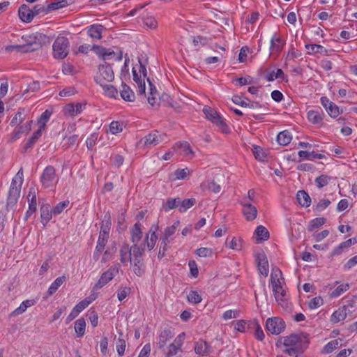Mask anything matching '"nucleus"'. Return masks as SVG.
Listing matches in <instances>:
<instances>
[{"label": "nucleus", "instance_id": "1", "mask_svg": "<svg viewBox=\"0 0 357 357\" xmlns=\"http://www.w3.org/2000/svg\"><path fill=\"white\" fill-rule=\"evenodd\" d=\"M23 181V170L22 168H20V169L17 172V173L12 179L7 198L8 206H13L17 204L20 195Z\"/></svg>", "mask_w": 357, "mask_h": 357}, {"label": "nucleus", "instance_id": "2", "mask_svg": "<svg viewBox=\"0 0 357 357\" xmlns=\"http://www.w3.org/2000/svg\"><path fill=\"white\" fill-rule=\"evenodd\" d=\"M282 340H283V345L285 347H291V348H300L301 351H305V349L308 347V340L306 339V337L303 335H296L291 334L289 336L282 337L280 338V341L277 343V346L278 347V344L282 342Z\"/></svg>", "mask_w": 357, "mask_h": 357}, {"label": "nucleus", "instance_id": "3", "mask_svg": "<svg viewBox=\"0 0 357 357\" xmlns=\"http://www.w3.org/2000/svg\"><path fill=\"white\" fill-rule=\"evenodd\" d=\"M203 112L206 119L211 121L214 125L217 126L222 132L229 133L230 132L229 128L225 123L224 119L213 108L209 106H204L203 108Z\"/></svg>", "mask_w": 357, "mask_h": 357}, {"label": "nucleus", "instance_id": "4", "mask_svg": "<svg viewBox=\"0 0 357 357\" xmlns=\"http://www.w3.org/2000/svg\"><path fill=\"white\" fill-rule=\"evenodd\" d=\"M69 40L65 36H58L53 43V54L56 59H63L67 56L69 50Z\"/></svg>", "mask_w": 357, "mask_h": 357}, {"label": "nucleus", "instance_id": "5", "mask_svg": "<svg viewBox=\"0 0 357 357\" xmlns=\"http://www.w3.org/2000/svg\"><path fill=\"white\" fill-rule=\"evenodd\" d=\"M114 79V73L112 66L107 62L98 66V75L95 77L98 84L102 85L105 82H111Z\"/></svg>", "mask_w": 357, "mask_h": 357}, {"label": "nucleus", "instance_id": "6", "mask_svg": "<svg viewBox=\"0 0 357 357\" xmlns=\"http://www.w3.org/2000/svg\"><path fill=\"white\" fill-rule=\"evenodd\" d=\"M57 181L55 168L52 165L46 167L40 176L43 187L45 188H50L56 184Z\"/></svg>", "mask_w": 357, "mask_h": 357}, {"label": "nucleus", "instance_id": "7", "mask_svg": "<svg viewBox=\"0 0 357 357\" xmlns=\"http://www.w3.org/2000/svg\"><path fill=\"white\" fill-rule=\"evenodd\" d=\"M120 266L119 264L112 266L108 270L102 273L98 281L94 285V289H99L110 282L119 273Z\"/></svg>", "mask_w": 357, "mask_h": 357}, {"label": "nucleus", "instance_id": "8", "mask_svg": "<svg viewBox=\"0 0 357 357\" xmlns=\"http://www.w3.org/2000/svg\"><path fill=\"white\" fill-rule=\"evenodd\" d=\"M285 322L279 317L268 318L266 322V330L274 335H278L284 331Z\"/></svg>", "mask_w": 357, "mask_h": 357}, {"label": "nucleus", "instance_id": "9", "mask_svg": "<svg viewBox=\"0 0 357 357\" xmlns=\"http://www.w3.org/2000/svg\"><path fill=\"white\" fill-rule=\"evenodd\" d=\"M165 138V134L154 130L144 137V144L145 146H156L163 142Z\"/></svg>", "mask_w": 357, "mask_h": 357}, {"label": "nucleus", "instance_id": "10", "mask_svg": "<svg viewBox=\"0 0 357 357\" xmlns=\"http://www.w3.org/2000/svg\"><path fill=\"white\" fill-rule=\"evenodd\" d=\"M158 229V224L153 225L151 227L149 233L146 234L144 238V243L149 250H152L155 245L156 241L158 238V235L156 234Z\"/></svg>", "mask_w": 357, "mask_h": 357}, {"label": "nucleus", "instance_id": "11", "mask_svg": "<svg viewBox=\"0 0 357 357\" xmlns=\"http://www.w3.org/2000/svg\"><path fill=\"white\" fill-rule=\"evenodd\" d=\"M213 349L211 345L203 340H199L195 343V352L197 355L202 356H208L213 353Z\"/></svg>", "mask_w": 357, "mask_h": 357}, {"label": "nucleus", "instance_id": "12", "mask_svg": "<svg viewBox=\"0 0 357 357\" xmlns=\"http://www.w3.org/2000/svg\"><path fill=\"white\" fill-rule=\"evenodd\" d=\"M256 261L257 264L259 273L264 277L268 276L269 272L268 262L264 252L258 253L256 255Z\"/></svg>", "mask_w": 357, "mask_h": 357}, {"label": "nucleus", "instance_id": "13", "mask_svg": "<svg viewBox=\"0 0 357 357\" xmlns=\"http://www.w3.org/2000/svg\"><path fill=\"white\" fill-rule=\"evenodd\" d=\"M86 104L82 102H71L67 104L64 107V114L65 115H68L70 116H75L79 114L85 109Z\"/></svg>", "mask_w": 357, "mask_h": 357}, {"label": "nucleus", "instance_id": "14", "mask_svg": "<svg viewBox=\"0 0 357 357\" xmlns=\"http://www.w3.org/2000/svg\"><path fill=\"white\" fill-rule=\"evenodd\" d=\"M42 37V34L39 33L23 36L22 39L26 41V44L23 45L26 46V49H28L29 51L35 50L40 45V43H38L37 41L39 40Z\"/></svg>", "mask_w": 357, "mask_h": 357}, {"label": "nucleus", "instance_id": "15", "mask_svg": "<svg viewBox=\"0 0 357 357\" xmlns=\"http://www.w3.org/2000/svg\"><path fill=\"white\" fill-rule=\"evenodd\" d=\"M321 104L331 117L335 118L339 115V107L327 97L323 96L321 98Z\"/></svg>", "mask_w": 357, "mask_h": 357}, {"label": "nucleus", "instance_id": "16", "mask_svg": "<svg viewBox=\"0 0 357 357\" xmlns=\"http://www.w3.org/2000/svg\"><path fill=\"white\" fill-rule=\"evenodd\" d=\"M348 312L351 313L352 310L349 309L348 305H343L333 313L331 317V321L333 324H336L340 321L344 320Z\"/></svg>", "mask_w": 357, "mask_h": 357}, {"label": "nucleus", "instance_id": "17", "mask_svg": "<svg viewBox=\"0 0 357 357\" xmlns=\"http://www.w3.org/2000/svg\"><path fill=\"white\" fill-rule=\"evenodd\" d=\"M174 333L171 328H165L158 336L157 345L159 349H163L167 342L173 338Z\"/></svg>", "mask_w": 357, "mask_h": 357}, {"label": "nucleus", "instance_id": "18", "mask_svg": "<svg viewBox=\"0 0 357 357\" xmlns=\"http://www.w3.org/2000/svg\"><path fill=\"white\" fill-rule=\"evenodd\" d=\"M242 212L245 217L246 220L252 221L257 215V208L252 205L250 203L246 202L245 201L243 204Z\"/></svg>", "mask_w": 357, "mask_h": 357}, {"label": "nucleus", "instance_id": "19", "mask_svg": "<svg viewBox=\"0 0 357 357\" xmlns=\"http://www.w3.org/2000/svg\"><path fill=\"white\" fill-rule=\"evenodd\" d=\"M105 28L99 24H92L86 28L87 34L93 39L100 40Z\"/></svg>", "mask_w": 357, "mask_h": 357}, {"label": "nucleus", "instance_id": "20", "mask_svg": "<svg viewBox=\"0 0 357 357\" xmlns=\"http://www.w3.org/2000/svg\"><path fill=\"white\" fill-rule=\"evenodd\" d=\"M18 15L20 20L24 22H30L33 19V13L31 8L26 4H22L18 10Z\"/></svg>", "mask_w": 357, "mask_h": 357}, {"label": "nucleus", "instance_id": "21", "mask_svg": "<svg viewBox=\"0 0 357 357\" xmlns=\"http://www.w3.org/2000/svg\"><path fill=\"white\" fill-rule=\"evenodd\" d=\"M120 95L122 99L127 102H133L135 99V93L132 89L124 82L121 84Z\"/></svg>", "mask_w": 357, "mask_h": 357}, {"label": "nucleus", "instance_id": "22", "mask_svg": "<svg viewBox=\"0 0 357 357\" xmlns=\"http://www.w3.org/2000/svg\"><path fill=\"white\" fill-rule=\"evenodd\" d=\"M66 281V277L65 275H62L58 277L50 286L47 291V296H45V298L49 296H52L58 289Z\"/></svg>", "mask_w": 357, "mask_h": 357}, {"label": "nucleus", "instance_id": "23", "mask_svg": "<svg viewBox=\"0 0 357 357\" xmlns=\"http://www.w3.org/2000/svg\"><path fill=\"white\" fill-rule=\"evenodd\" d=\"M142 237V225L136 222L130 231V239L133 244H137Z\"/></svg>", "mask_w": 357, "mask_h": 357}, {"label": "nucleus", "instance_id": "24", "mask_svg": "<svg viewBox=\"0 0 357 357\" xmlns=\"http://www.w3.org/2000/svg\"><path fill=\"white\" fill-rule=\"evenodd\" d=\"M255 235H256L257 237V243L267 241L270 237L268 229L263 225H259L256 228Z\"/></svg>", "mask_w": 357, "mask_h": 357}, {"label": "nucleus", "instance_id": "25", "mask_svg": "<svg viewBox=\"0 0 357 357\" xmlns=\"http://www.w3.org/2000/svg\"><path fill=\"white\" fill-rule=\"evenodd\" d=\"M120 260L123 264L130 261L132 263V254L130 253V247L127 243H124L120 250Z\"/></svg>", "mask_w": 357, "mask_h": 357}, {"label": "nucleus", "instance_id": "26", "mask_svg": "<svg viewBox=\"0 0 357 357\" xmlns=\"http://www.w3.org/2000/svg\"><path fill=\"white\" fill-rule=\"evenodd\" d=\"M284 45V42L282 38L278 37L275 33L271 39V46L270 50L271 52H275L279 53L282 51Z\"/></svg>", "mask_w": 357, "mask_h": 357}, {"label": "nucleus", "instance_id": "27", "mask_svg": "<svg viewBox=\"0 0 357 357\" xmlns=\"http://www.w3.org/2000/svg\"><path fill=\"white\" fill-rule=\"evenodd\" d=\"M145 244L138 245L137 244H133L130 247V253L132 254V260H139L144 252Z\"/></svg>", "mask_w": 357, "mask_h": 357}, {"label": "nucleus", "instance_id": "28", "mask_svg": "<svg viewBox=\"0 0 357 357\" xmlns=\"http://www.w3.org/2000/svg\"><path fill=\"white\" fill-rule=\"evenodd\" d=\"M297 200L300 205L304 207H308L311 203V198L304 190H299L297 192Z\"/></svg>", "mask_w": 357, "mask_h": 357}, {"label": "nucleus", "instance_id": "29", "mask_svg": "<svg viewBox=\"0 0 357 357\" xmlns=\"http://www.w3.org/2000/svg\"><path fill=\"white\" fill-rule=\"evenodd\" d=\"M26 114L24 108H20L10 121L11 126H20L25 119Z\"/></svg>", "mask_w": 357, "mask_h": 357}, {"label": "nucleus", "instance_id": "30", "mask_svg": "<svg viewBox=\"0 0 357 357\" xmlns=\"http://www.w3.org/2000/svg\"><path fill=\"white\" fill-rule=\"evenodd\" d=\"M292 139V136L288 130L280 132L277 137V141L280 145L286 146L289 144Z\"/></svg>", "mask_w": 357, "mask_h": 357}, {"label": "nucleus", "instance_id": "31", "mask_svg": "<svg viewBox=\"0 0 357 357\" xmlns=\"http://www.w3.org/2000/svg\"><path fill=\"white\" fill-rule=\"evenodd\" d=\"M323 112L318 110H310L307 112V118L309 121L314 123L318 124L322 122L323 121Z\"/></svg>", "mask_w": 357, "mask_h": 357}, {"label": "nucleus", "instance_id": "32", "mask_svg": "<svg viewBox=\"0 0 357 357\" xmlns=\"http://www.w3.org/2000/svg\"><path fill=\"white\" fill-rule=\"evenodd\" d=\"M195 203H196V200L194 198L185 199L183 200H181L179 198L178 209L181 213H184L188 208H191Z\"/></svg>", "mask_w": 357, "mask_h": 357}, {"label": "nucleus", "instance_id": "33", "mask_svg": "<svg viewBox=\"0 0 357 357\" xmlns=\"http://www.w3.org/2000/svg\"><path fill=\"white\" fill-rule=\"evenodd\" d=\"M42 132V129L38 128L33 133L32 136L28 139L27 142L24 145V149L25 152H26L29 149H31L33 147L36 141L41 137Z\"/></svg>", "mask_w": 357, "mask_h": 357}, {"label": "nucleus", "instance_id": "34", "mask_svg": "<svg viewBox=\"0 0 357 357\" xmlns=\"http://www.w3.org/2000/svg\"><path fill=\"white\" fill-rule=\"evenodd\" d=\"M52 210H50L49 205H43L41 206L40 217L42 219V222L44 225H45L52 219Z\"/></svg>", "mask_w": 357, "mask_h": 357}, {"label": "nucleus", "instance_id": "35", "mask_svg": "<svg viewBox=\"0 0 357 357\" xmlns=\"http://www.w3.org/2000/svg\"><path fill=\"white\" fill-rule=\"evenodd\" d=\"M35 303L36 302H35L34 300H26V301H24L20 304V305L13 312L12 314L14 316L22 314V313H24L26 310V309L28 307H29L31 306H33L35 304Z\"/></svg>", "mask_w": 357, "mask_h": 357}, {"label": "nucleus", "instance_id": "36", "mask_svg": "<svg viewBox=\"0 0 357 357\" xmlns=\"http://www.w3.org/2000/svg\"><path fill=\"white\" fill-rule=\"evenodd\" d=\"M281 280H284L282 271L278 268H273L271 274L272 287H274L275 284H282Z\"/></svg>", "mask_w": 357, "mask_h": 357}, {"label": "nucleus", "instance_id": "37", "mask_svg": "<svg viewBox=\"0 0 357 357\" xmlns=\"http://www.w3.org/2000/svg\"><path fill=\"white\" fill-rule=\"evenodd\" d=\"M86 322L84 318H79L75 322V331L77 336L82 337L85 333Z\"/></svg>", "mask_w": 357, "mask_h": 357}, {"label": "nucleus", "instance_id": "38", "mask_svg": "<svg viewBox=\"0 0 357 357\" xmlns=\"http://www.w3.org/2000/svg\"><path fill=\"white\" fill-rule=\"evenodd\" d=\"M286 77L287 75H284V72L280 68H278L276 72L272 71L268 73L266 76V79L268 82H273L275 79H281L282 80H284Z\"/></svg>", "mask_w": 357, "mask_h": 357}, {"label": "nucleus", "instance_id": "39", "mask_svg": "<svg viewBox=\"0 0 357 357\" xmlns=\"http://www.w3.org/2000/svg\"><path fill=\"white\" fill-rule=\"evenodd\" d=\"M67 5L68 3L66 0H59L56 1L52 2L46 6V13H50L52 10L64 8Z\"/></svg>", "mask_w": 357, "mask_h": 357}, {"label": "nucleus", "instance_id": "40", "mask_svg": "<svg viewBox=\"0 0 357 357\" xmlns=\"http://www.w3.org/2000/svg\"><path fill=\"white\" fill-rule=\"evenodd\" d=\"M52 113V112L48 109H46L44 112L42 113L39 119L38 120L39 129H42V130H45L46 123L50 120Z\"/></svg>", "mask_w": 357, "mask_h": 357}, {"label": "nucleus", "instance_id": "41", "mask_svg": "<svg viewBox=\"0 0 357 357\" xmlns=\"http://www.w3.org/2000/svg\"><path fill=\"white\" fill-rule=\"evenodd\" d=\"M179 198H169L166 202H163L162 208L165 211H169L171 209L178 208Z\"/></svg>", "mask_w": 357, "mask_h": 357}, {"label": "nucleus", "instance_id": "42", "mask_svg": "<svg viewBox=\"0 0 357 357\" xmlns=\"http://www.w3.org/2000/svg\"><path fill=\"white\" fill-rule=\"evenodd\" d=\"M273 287V294L275 296V300L284 301V300H283L284 296H287V295H286V292H285L284 289H283L282 286L281 285V284H278L277 285L275 284L274 287Z\"/></svg>", "mask_w": 357, "mask_h": 357}, {"label": "nucleus", "instance_id": "43", "mask_svg": "<svg viewBox=\"0 0 357 357\" xmlns=\"http://www.w3.org/2000/svg\"><path fill=\"white\" fill-rule=\"evenodd\" d=\"M102 87L105 94L109 98H116L118 96L117 89L111 84H106L105 83L100 85Z\"/></svg>", "mask_w": 357, "mask_h": 357}, {"label": "nucleus", "instance_id": "44", "mask_svg": "<svg viewBox=\"0 0 357 357\" xmlns=\"http://www.w3.org/2000/svg\"><path fill=\"white\" fill-rule=\"evenodd\" d=\"M250 324L252 325V328H255V336L259 341H262L264 339V333L263 332V330L260 325L259 324V322L257 320L252 321V322H250Z\"/></svg>", "mask_w": 357, "mask_h": 357}, {"label": "nucleus", "instance_id": "45", "mask_svg": "<svg viewBox=\"0 0 357 357\" xmlns=\"http://www.w3.org/2000/svg\"><path fill=\"white\" fill-rule=\"evenodd\" d=\"M349 288L348 283L341 284L337 286L330 294L331 298H337L347 291Z\"/></svg>", "mask_w": 357, "mask_h": 357}, {"label": "nucleus", "instance_id": "46", "mask_svg": "<svg viewBox=\"0 0 357 357\" xmlns=\"http://www.w3.org/2000/svg\"><path fill=\"white\" fill-rule=\"evenodd\" d=\"M326 222V219L325 218H316L310 221L308 225V230L312 231L324 225Z\"/></svg>", "mask_w": 357, "mask_h": 357}, {"label": "nucleus", "instance_id": "47", "mask_svg": "<svg viewBox=\"0 0 357 357\" xmlns=\"http://www.w3.org/2000/svg\"><path fill=\"white\" fill-rule=\"evenodd\" d=\"M189 303L192 304H198L202 301L201 295L197 291H190L187 296Z\"/></svg>", "mask_w": 357, "mask_h": 357}, {"label": "nucleus", "instance_id": "48", "mask_svg": "<svg viewBox=\"0 0 357 357\" xmlns=\"http://www.w3.org/2000/svg\"><path fill=\"white\" fill-rule=\"evenodd\" d=\"M250 322H252V321H245V320L241 319L236 321V324L235 325V329L238 331L244 333L245 332L247 328H252V324H250Z\"/></svg>", "mask_w": 357, "mask_h": 357}, {"label": "nucleus", "instance_id": "49", "mask_svg": "<svg viewBox=\"0 0 357 357\" xmlns=\"http://www.w3.org/2000/svg\"><path fill=\"white\" fill-rule=\"evenodd\" d=\"M179 224L180 222L178 220L176 221L172 226L167 227L162 234L167 237L172 238L177 230Z\"/></svg>", "mask_w": 357, "mask_h": 357}, {"label": "nucleus", "instance_id": "50", "mask_svg": "<svg viewBox=\"0 0 357 357\" xmlns=\"http://www.w3.org/2000/svg\"><path fill=\"white\" fill-rule=\"evenodd\" d=\"M133 261V271L137 276H142L144 273L143 263L142 259L132 260Z\"/></svg>", "mask_w": 357, "mask_h": 357}, {"label": "nucleus", "instance_id": "51", "mask_svg": "<svg viewBox=\"0 0 357 357\" xmlns=\"http://www.w3.org/2000/svg\"><path fill=\"white\" fill-rule=\"evenodd\" d=\"M331 180V177L327 175L322 174L315 179V183L319 188H321L327 185Z\"/></svg>", "mask_w": 357, "mask_h": 357}, {"label": "nucleus", "instance_id": "52", "mask_svg": "<svg viewBox=\"0 0 357 357\" xmlns=\"http://www.w3.org/2000/svg\"><path fill=\"white\" fill-rule=\"evenodd\" d=\"M229 247L232 250H241L243 248V240L241 238L233 237Z\"/></svg>", "mask_w": 357, "mask_h": 357}, {"label": "nucleus", "instance_id": "53", "mask_svg": "<svg viewBox=\"0 0 357 357\" xmlns=\"http://www.w3.org/2000/svg\"><path fill=\"white\" fill-rule=\"evenodd\" d=\"M69 201L66 200L61 202H59L52 208V213L54 215H59L63 212V211L69 205Z\"/></svg>", "mask_w": 357, "mask_h": 357}, {"label": "nucleus", "instance_id": "54", "mask_svg": "<svg viewBox=\"0 0 357 357\" xmlns=\"http://www.w3.org/2000/svg\"><path fill=\"white\" fill-rule=\"evenodd\" d=\"M91 303V300L86 298L80 302H79L73 308L77 311L79 314L82 312L86 307H87L90 303Z\"/></svg>", "mask_w": 357, "mask_h": 357}, {"label": "nucleus", "instance_id": "55", "mask_svg": "<svg viewBox=\"0 0 357 357\" xmlns=\"http://www.w3.org/2000/svg\"><path fill=\"white\" fill-rule=\"evenodd\" d=\"M338 345L339 342L337 340H332L324 346V351L326 354L331 353L338 347Z\"/></svg>", "mask_w": 357, "mask_h": 357}, {"label": "nucleus", "instance_id": "56", "mask_svg": "<svg viewBox=\"0 0 357 357\" xmlns=\"http://www.w3.org/2000/svg\"><path fill=\"white\" fill-rule=\"evenodd\" d=\"M323 303H324V301H323L322 298L320 296H318V297H315V298H313L312 299H311L310 301L309 302L308 305L311 310H314V309H317L319 307H320L321 305H322Z\"/></svg>", "mask_w": 357, "mask_h": 357}, {"label": "nucleus", "instance_id": "57", "mask_svg": "<svg viewBox=\"0 0 357 357\" xmlns=\"http://www.w3.org/2000/svg\"><path fill=\"white\" fill-rule=\"evenodd\" d=\"M116 347L118 354L120 356H123L126 350V341L123 339H118L116 342Z\"/></svg>", "mask_w": 357, "mask_h": 357}, {"label": "nucleus", "instance_id": "58", "mask_svg": "<svg viewBox=\"0 0 357 357\" xmlns=\"http://www.w3.org/2000/svg\"><path fill=\"white\" fill-rule=\"evenodd\" d=\"M178 146L185 155L192 154L193 155V151L190 148V144L187 142H178L176 144Z\"/></svg>", "mask_w": 357, "mask_h": 357}, {"label": "nucleus", "instance_id": "59", "mask_svg": "<svg viewBox=\"0 0 357 357\" xmlns=\"http://www.w3.org/2000/svg\"><path fill=\"white\" fill-rule=\"evenodd\" d=\"M109 130L114 135L121 132L123 130L122 123L112 121L109 125Z\"/></svg>", "mask_w": 357, "mask_h": 357}, {"label": "nucleus", "instance_id": "60", "mask_svg": "<svg viewBox=\"0 0 357 357\" xmlns=\"http://www.w3.org/2000/svg\"><path fill=\"white\" fill-rule=\"evenodd\" d=\"M304 351H301V349L300 348H291V347H286V349L284 350V353L287 354L289 356H298L299 354H303Z\"/></svg>", "mask_w": 357, "mask_h": 357}, {"label": "nucleus", "instance_id": "61", "mask_svg": "<svg viewBox=\"0 0 357 357\" xmlns=\"http://www.w3.org/2000/svg\"><path fill=\"white\" fill-rule=\"evenodd\" d=\"M212 250L208 248H200L196 250V254L202 257H210L212 255Z\"/></svg>", "mask_w": 357, "mask_h": 357}, {"label": "nucleus", "instance_id": "62", "mask_svg": "<svg viewBox=\"0 0 357 357\" xmlns=\"http://www.w3.org/2000/svg\"><path fill=\"white\" fill-rule=\"evenodd\" d=\"M253 153L256 159L260 161H264L266 157V155L259 146L255 147Z\"/></svg>", "mask_w": 357, "mask_h": 357}, {"label": "nucleus", "instance_id": "63", "mask_svg": "<svg viewBox=\"0 0 357 357\" xmlns=\"http://www.w3.org/2000/svg\"><path fill=\"white\" fill-rule=\"evenodd\" d=\"M331 204V201L329 199H321L317 206H315L314 210L317 211H322L325 208H326Z\"/></svg>", "mask_w": 357, "mask_h": 357}, {"label": "nucleus", "instance_id": "64", "mask_svg": "<svg viewBox=\"0 0 357 357\" xmlns=\"http://www.w3.org/2000/svg\"><path fill=\"white\" fill-rule=\"evenodd\" d=\"M185 337V333L183 332V333H180L174 339V342L172 343H171V344H174L175 347H178L181 349V347L183 346V342H184Z\"/></svg>", "mask_w": 357, "mask_h": 357}]
</instances>
